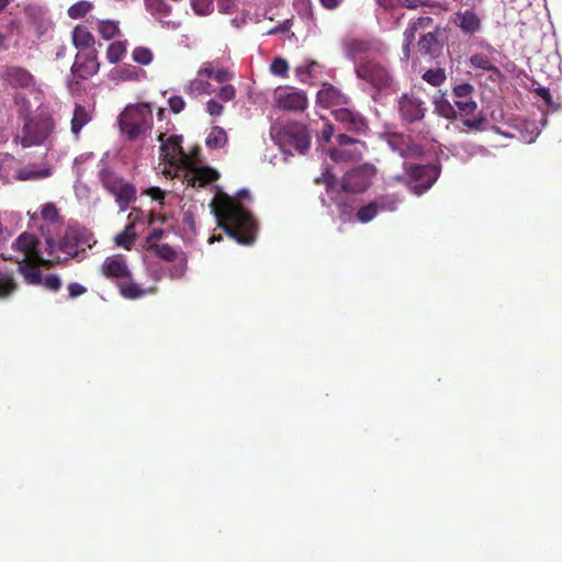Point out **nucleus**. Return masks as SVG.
I'll return each mask as SVG.
<instances>
[{
    "label": "nucleus",
    "mask_w": 562,
    "mask_h": 562,
    "mask_svg": "<svg viewBox=\"0 0 562 562\" xmlns=\"http://www.w3.org/2000/svg\"><path fill=\"white\" fill-rule=\"evenodd\" d=\"M211 78L217 82L223 83V82H227L228 80H231L233 78V74L229 70L221 68V69L215 70L213 77H211Z\"/></svg>",
    "instance_id": "nucleus-62"
},
{
    "label": "nucleus",
    "mask_w": 562,
    "mask_h": 562,
    "mask_svg": "<svg viewBox=\"0 0 562 562\" xmlns=\"http://www.w3.org/2000/svg\"><path fill=\"white\" fill-rule=\"evenodd\" d=\"M149 250L151 252H154L158 258H160L161 260H165L167 262L175 261V260L179 259V257L181 256V252L176 251L168 244L153 243L149 245Z\"/></svg>",
    "instance_id": "nucleus-29"
},
{
    "label": "nucleus",
    "mask_w": 562,
    "mask_h": 562,
    "mask_svg": "<svg viewBox=\"0 0 562 562\" xmlns=\"http://www.w3.org/2000/svg\"><path fill=\"white\" fill-rule=\"evenodd\" d=\"M432 22L434 20L430 16H419L417 20L411 21L409 25L418 30L431 26Z\"/></svg>",
    "instance_id": "nucleus-63"
},
{
    "label": "nucleus",
    "mask_w": 562,
    "mask_h": 562,
    "mask_svg": "<svg viewBox=\"0 0 562 562\" xmlns=\"http://www.w3.org/2000/svg\"><path fill=\"white\" fill-rule=\"evenodd\" d=\"M52 292H58L61 288V280L58 274H48L44 277L42 284Z\"/></svg>",
    "instance_id": "nucleus-51"
},
{
    "label": "nucleus",
    "mask_w": 562,
    "mask_h": 562,
    "mask_svg": "<svg viewBox=\"0 0 562 562\" xmlns=\"http://www.w3.org/2000/svg\"><path fill=\"white\" fill-rule=\"evenodd\" d=\"M408 176L412 192L419 196L431 189L438 173L431 166L412 165Z\"/></svg>",
    "instance_id": "nucleus-12"
},
{
    "label": "nucleus",
    "mask_w": 562,
    "mask_h": 562,
    "mask_svg": "<svg viewBox=\"0 0 562 562\" xmlns=\"http://www.w3.org/2000/svg\"><path fill=\"white\" fill-rule=\"evenodd\" d=\"M92 9V3L88 0H80L74 3L67 10V14L72 20L82 19Z\"/></svg>",
    "instance_id": "nucleus-40"
},
{
    "label": "nucleus",
    "mask_w": 562,
    "mask_h": 562,
    "mask_svg": "<svg viewBox=\"0 0 562 562\" xmlns=\"http://www.w3.org/2000/svg\"><path fill=\"white\" fill-rule=\"evenodd\" d=\"M182 140V135H170L168 138H166V134L160 133L158 135L162 161L168 162L169 165H176L177 162H190L192 157L184 153Z\"/></svg>",
    "instance_id": "nucleus-9"
},
{
    "label": "nucleus",
    "mask_w": 562,
    "mask_h": 562,
    "mask_svg": "<svg viewBox=\"0 0 562 562\" xmlns=\"http://www.w3.org/2000/svg\"><path fill=\"white\" fill-rule=\"evenodd\" d=\"M454 23L464 34H474L480 31L481 19L472 10L456 13Z\"/></svg>",
    "instance_id": "nucleus-22"
},
{
    "label": "nucleus",
    "mask_w": 562,
    "mask_h": 562,
    "mask_svg": "<svg viewBox=\"0 0 562 562\" xmlns=\"http://www.w3.org/2000/svg\"><path fill=\"white\" fill-rule=\"evenodd\" d=\"M184 92L188 95L196 98L201 94H211L214 92V88L207 82L200 79H193L184 86Z\"/></svg>",
    "instance_id": "nucleus-31"
},
{
    "label": "nucleus",
    "mask_w": 562,
    "mask_h": 562,
    "mask_svg": "<svg viewBox=\"0 0 562 562\" xmlns=\"http://www.w3.org/2000/svg\"><path fill=\"white\" fill-rule=\"evenodd\" d=\"M91 120L89 111L81 104H76L71 120V132L79 135L85 125Z\"/></svg>",
    "instance_id": "nucleus-27"
},
{
    "label": "nucleus",
    "mask_w": 562,
    "mask_h": 562,
    "mask_svg": "<svg viewBox=\"0 0 562 562\" xmlns=\"http://www.w3.org/2000/svg\"><path fill=\"white\" fill-rule=\"evenodd\" d=\"M416 26L408 25L407 29H405L403 33V43H407V45H412L413 42L416 40V33H417Z\"/></svg>",
    "instance_id": "nucleus-64"
},
{
    "label": "nucleus",
    "mask_w": 562,
    "mask_h": 562,
    "mask_svg": "<svg viewBox=\"0 0 562 562\" xmlns=\"http://www.w3.org/2000/svg\"><path fill=\"white\" fill-rule=\"evenodd\" d=\"M22 263H27L29 266H33V267H44L46 269H49V268L54 267V261L53 260L45 259L40 254L33 256L32 258H30L29 260H26V261H24Z\"/></svg>",
    "instance_id": "nucleus-53"
},
{
    "label": "nucleus",
    "mask_w": 562,
    "mask_h": 562,
    "mask_svg": "<svg viewBox=\"0 0 562 562\" xmlns=\"http://www.w3.org/2000/svg\"><path fill=\"white\" fill-rule=\"evenodd\" d=\"M126 53L127 41H114L106 47V60L110 64L119 63Z\"/></svg>",
    "instance_id": "nucleus-30"
},
{
    "label": "nucleus",
    "mask_w": 562,
    "mask_h": 562,
    "mask_svg": "<svg viewBox=\"0 0 562 562\" xmlns=\"http://www.w3.org/2000/svg\"><path fill=\"white\" fill-rule=\"evenodd\" d=\"M289 70L288 61L284 58L277 57L271 61L270 71L274 76L286 77Z\"/></svg>",
    "instance_id": "nucleus-49"
},
{
    "label": "nucleus",
    "mask_w": 562,
    "mask_h": 562,
    "mask_svg": "<svg viewBox=\"0 0 562 562\" xmlns=\"http://www.w3.org/2000/svg\"><path fill=\"white\" fill-rule=\"evenodd\" d=\"M100 69L98 59V50L79 52L75 56V61L71 67V76L79 81H86L97 76Z\"/></svg>",
    "instance_id": "nucleus-11"
},
{
    "label": "nucleus",
    "mask_w": 562,
    "mask_h": 562,
    "mask_svg": "<svg viewBox=\"0 0 562 562\" xmlns=\"http://www.w3.org/2000/svg\"><path fill=\"white\" fill-rule=\"evenodd\" d=\"M224 106L222 103L211 99L206 102V111L209 115L220 116L223 114Z\"/></svg>",
    "instance_id": "nucleus-58"
},
{
    "label": "nucleus",
    "mask_w": 562,
    "mask_h": 562,
    "mask_svg": "<svg viewBox=\"0 0 562 562\" xmlns=\"http://www.w3.org/2000/svg\"><path fill=\"white\" fill-rule=\"evenodd\" d=\"M145 5L153 14L161 16L170 14V7L166 0H145Z\"/></svg>",
    "instance_id": "nucleus-45"
},
{
    "label": "nucleus",
    "mask_w": 562,
    "mask_h": 562,
    "mask_svg": "<svg viewBox=\"0 0 562 562\" xmlns=\"http://www.w3.org/2000/svg\"><path fill=\"white\" fill-rule=\"evenodd\" d=\"M400 4L407 9H418L420 7L442 8L440 2L434 0H400Z\"/></svg>",
    "instance_id": "nucleus-48"
},
{
    "label": "nucleus",
    "mask_w": 562,
    "mask_h": 562,
    "mask_svg": "<svg viewBox=\"0 0 562 562\" xmlns=\"http://www.w3.org/2000/svg\"><path fill=\"white\" fill-rule=\"evenodd\" d=\"M485 123L486 119L481 115L474 119H465L463 121L464 126L473 131H482L484 128Z\"/></svg>",
    "instance_id": "nucleus-56"
},
{
    "label": "nucleus",
    "mask_w": 562,
    "mask_h": 562,
    "mask_svg": "<svg viewBox=\"0 0 562 562\" xmlns=\"http://www.w3.org/2000/svg\"><path fill=\"white\" fill-rule=\"evenodd\" d=\"M535 92H536V94L540 95V98L543 100V102L546 103L547 106H549L555 111L559 109V105L553 103L550 89L543 88V87H538L535 89Z\"/></svg>",
    "instance_id": "nucleus-52"
},
{
    "label": "nucleus",
    "mask_w": 562,
    "mask_h": 562,
    "mask_svg": "<svg viewBox=\"0 0 562 562\" xmlns=\"http://www.w3.org/2000/svg\"><path fill=\"white\" fill-rule=\"evenodd\" d=\"M13 101L18 105L19 120L22 121V126L19 133L15 134L14 142H20L24 148L50 145L52 135L55 131L53 115L46 110L32 114L30 102L23 94L14 95Z\"/></svg>",
    "instance_id": "nucleus-2"
},
{
    "label": "nucleus",
    "mask_w": 562,
    "mask_h": 562,
    "mask_svg": "<svg viewBox=\"0 0 562 562\" xmlns=\"http://www.w3.org/2000/svg\"><path fill=\"white\" fill-rule=\"evenodd\" d=\"M316 99L317 103L325 109L340 106L348 103L347 95L330 85H325L324 88L319 89Z\"/></svg>",
    "instance_id": "nucleus-19"
},
{
    "label": "nucleus",
    "mask_w": 562,
    "mask_h": 562,
    "mask_svg": "<svg viewBox=\"0 0 562 562\" xmlns=\"http://www.w3.org/2000/svg\"><path fill=\"white\" fill-rule=\"evenodd\" d=\"M397 111L403 122H419L425 117L427 108L425 101L415 93H404L397 99Z\"/></svg>",
    "instance_id": "nucleus-13"
},
{
    "label": "nucleus",
    "mask_w": 562,
    "mask_h": 562,
    "mask_svg": "<svg viewBox=\"0 0 562 562\" xmlns=\"http://www.w3.org/2000/svg\"><path fill=\"white\" fill-rule=\"evenodd\" d=\"M274 100L279 109L293 112L305 111L308 105L306 94L292 88L276 89Z\"/></svg>",
    "instance_id": "nucleus-14"
},
{
    "label": "nucleus",
    "mask_w": 562,
    "mask_h": 562,
    "mask_svg": "<svg viewBox=\"0 0 562 562\" xmlns=\"http://www.w3.org/2000/svg\"><path fill=\"white\" fill-rule=\"evenodd\" d=\"M1 78L13 89H27L34 85V76L26 68L5 66Z\"/></svg>",
    "instance_id": "nucleus-17"
},
{
    "label": "nucleus",
    "mask_w": 562,
    "mask_h": 562,
    "mask_svg": "<svg viewBox=\"0 0 562 562\" xmlns=\"http://www.w3.org/2000/svg\"><path fill=\"white\" fill-rule=\"evenodd\" d=\"M347 55L352 58L355 61L361 63L368 58L366 55L369 54L372 49V44L370 41L362 40H349L345 44ZM364 56V57H363Z\"/></svg>",
    "instance_id": "nucleus-25"
},
{
    "label": "nucleus",
    "mask_w": 562,
    "mask_h": 562,
    "mask_svg": "<svg viewBox=\"0 0 562 562\" xmlns=\"http://www.w3.org/2000/svg\"><path fill=\"white\" fill-rule=\"evenodd\" d=\"M434 108L436 114L447 119L449 121L456 120L459 115L458 109L450 103L447 99V95L443 93H438L434 95Z\"/></svg>",
    "instance_id": "nucleus-26"
},
{
    "label": "nucleus",
    "mask_w": 562,
    "mask_h": 562,
    "mask_svg": "<svg viewBox=\"0 0 562 562\" xmlns=\"http://www.w3.org/2000/svg\"><path fill=\"white\" fill-rule=\"evenodd\" d=\"M376 168L371 164H362L342 176L340 187L347 193H361L370 188Z\"/></svg>",
    "instance_id": "nucleus-8"
},
{
    "label": "nucleus",
    "mask_w": 562,
    "mask_h": 562,
    "mask_svg": "<svg viewBox=\"0 0 562 562\" xmlns=\"http://www.w3.org/2000/svg\"><path fill=\"white\" fill-rule=\"evenodd\" d=\"M474 88L471 83L463 82L452 88V95H454V106L458 109V113L462 117L473 115L476 103L472 95Z\"/></svg>",
    "instance_id": "nucleus-15"
},
{
    "label": "nucleus",
    "mask_w": 562,
    "mask_h": 562,
    "mask_svg": "<svg viewBox=\"0 0 562 562\" xmlns=\"http://www.w3.org/2000/svg\"><path fill=\"white\" fill-rule=\"evenodd\" d=\"M146 195H148L154 201L162 202V200L166 198V192L161 190L158 187H153L150 189L145 190L144 192Z\"/></svg>",
    "instance_id": "nucleus-61"
},
{
    "label": "nucleus",
    "mask_w": 562,
    "mask_h": 562,
    "mask_svg": "<svg viewBox=\"0 0 562 562\" xmlns=\"http://www.w3.org/2000/svg\"><path fill=\"white\" fill-rule=\"evenodd\" d=\"M218 175L215 169L209 167H201L191 170V173L187 176V183L193 188H204L209 183L215 182Z\"/></svg>",
    "instance_id": "nucleus-21"
},
{
    "label": "nucleus",
    "mask_w": 562,
    "mask_h": 562,
    "mask_svg": "<svg viewBox=\"0 0 562 562\" xmlns=\"http://www.w3.org/2000/svg\"><path fill=\"white\" fill-rule=\"evenodd\" d=\"M334 126L330 123H326L322 133L317 136V140L319 143H329L331 142V137L334 135Z\"/></svg>",
    "instance_id": "nucleus-59"
},
{
    "label": "nucleus",
    "mask_w": 562,
    "mask_h": 562,
    "mask_svg": "<svg viewBox=\"0 0 562 562\" xmlns=\"http://www.w3.org/2000/svg\"><path fill=\"white\" fill-rule=\"evenodd\" d=\"M101 274L106 279H130L131 270L122 255H111L100 266Z\"/></svg>",
    "instance_id": "nucleus-16"
},
{
    "label": "nucleus",
    "mask_w": 562,
    "mask_h": 562,
    "mask_svg": "<svg viewBox=\"0 0 562 562\" xmlns=\"http://www.w3.org/2000/svg\"><path fill=\"white\" fill-rule=\"evenodd\" d=\"M422 79L434 87H440L447 80V74L442 68L427 69Z\"/></svg>",
    "instance_id": "nucleus-41"
},
{
    "label": "nucleus",
    "mask_w": 562,
    "mask_h": 562,
    "mask_svg": "<svg viewBox=\"0 0 562 562\" xmlns=\"http://www.w3.org/2000/svg\"><path fill=\"white\" fill-rule=\"evenodd\" d=\"M20 272L24 276L26 283L31 285H41L44 279L41 270L36 267L26 265L20 266Z\"/></svg>",
    "instance_id": "nucleus-38"
},
{
    "label": "nucleus",
    "mask_w": 562,
    "mask_h": 562,
    "mask_svg": "<svg viewBox=\"0 0 562 562\" xmlns=\"http://www.w3.org/2000/svg\"><path fill=\"white\" fill-rule=\"evenodd\" d=\"M194 13L200 15L210 14L212 11V0H191Z\"/></svg>",
    "instance_id": "nucleus-50"
},
{
    "label": "nucleus",
    "mask_w": 562,
    "mask_h": 562,
    "mask_svg": "<svg viewBox=\"0 0 562 562\" xmlns=\"http://www.w3.org/2000/svg\"><path fill=\"white\" fill-rule=\"evenodd\" d=\"M227 143V135L223 127L213 126L210 128L205 144L211 149L224 148Z\"/></svg>",
    "instance_id": "nucleus-28"
},
{
    "label": "nucleus",
    "mask_w": 562,
    "mask_h": 562,
    "mask_svg": "<svg viewBox=\"0 0 562 562\" xmlns=\"http://www.w3.org/2000/svg\"><path fill=\"white\" fill-rule=\"evenodd\" d=\"M37 246L38 239L36 236L30 233L20 234L12 244V249L21 254L20 257H14V261L19 263L26 262L38 254Z\"/></svg>",
    "instance_id": "nucleus-18"
},
{
    "label": "nucleus",
    "mask_w": 562,
    "mask_h": 562,
    "mask_svg": "<svg viewBox=\"0 0 562 562\" xmlns=\"http://www.w3.org/2000/svg\"><path fill=\"white\" fill-rule=\"evenodd\" d=\"M471 66L474 68L492 71L497 76H502V72L494 64H492L487 55L476 54L470 58Z\"/></svg>",
    "instance_id": "nucleus-39"
},
{
    "label": "nucleus",
    "mask_w": 562,
    "mask_h": 562,
    "mask_svg": "<svg viewBox=\"0 0 562 562\" xmlns=\"http://www.w3.org/2000/svg\"><path fill=\"white\" fill-rule=\"evenodd\" d=\"M116 288H119L121 296L127 300H137L146 296L147 294H154L156 291L155 288H142L139 284L132 281L131 278L116 283Z\"/></svg>",
    "instance_id": "nucleus-23"
},
{
    "label": "nucleus",
    "mask_w": 562,
    "mask_h": 562,
    "mask_svg": "<svg viewBox=\"0 0 562 562\" xmlns=\"http://www.w3.org/2000/svg\"><path fill=\"white\" fill-rule=\"evenodd\" d=\"M86 288L81 283H70L68 284V296L69 297H80L86 293Z\"/></svg>",
    "instance_id": "nucleus-60"
},
{
    "label": "nucleus",
    "mask_w": 562,
    "mask_h": 562,
    "mask_svg": "<svg viewBox=\"0 0 562 562\" xmlns=\"http://www.w3.org/2000/svg\"><path fill=\"white\" fill-rule=\"evenodd\" d=\"M438 29L436 32H430L420 36L418 41V48L422 54L432 58L441 54L442 44L437 38Z\"/></svg>",
    "instance_id": "nucleus-24"
},
{
    "label": "nucleus",
    "mask_w": 562,
    "mask_h": 562,
    "mask_svg": "<svg viewBox=\"0 0 562 562\" xmlns=\"http://www.w3.org/2000/svg\"><path fill=\"white\" fill-rule=\"evenodd\" d=\"M316 183L325 184L326 192L331 193L336 189V177L326 170L323 178L317 179Z\"/></svg>",
    "instance_id": "nucleus-54"
},
{
    "label": "nucleus",
    "mask_w": 562,
    "mask_h": 562,
    "mask_svg": "<svg viewBox=\"0 0 562 562\" xmlns=\"http://www.w3.org/2000/svg\"><path fill=\"white\" fill-rule=\"evenodd\" d=\"M372 203L376 204L379 211L393 212L402 203V199L395 194L380 195Z\"/></svg>",
    "instance_id": "nucleus-37"
},
{
    "label": "nucleus",
    "mask_w": 562,
    "mask_h": 562,
    "mask_svg": "<svg viewBox=\"0 0 562 562\" xmlns=\"http://www.w3.org/2000/svg\"><path fill=\"white\" fill-rule=\"evenodd\" d=\"M16 291V283L13 276L0 270V300L11 297Z\"/></svg>",
    "instance_id": "nucleus-33"
},
{
    "label": "nucleus",
    "mask_w": 562,
    "mask_h": 562,
    "mask_svg": "<svg viewBox=\"0 0 562 562\" xmlns=\"http://www.w3.org/2000/svg\"><path fill=\"white\" fill-rule=\"evenodd\" d=\"M78 236L75 231H67L64 238L58 244V250L67 256H76Z\"/></svg>",
    "instance_id": "nucleus-32"
},
{
    "label": "nucleus",
    "mask_w": 562,
    "mask_h": 562,
    "mask_svg": "<svg viewBox=\"0 0 562 562\" xmlns=\"http://www.w3.org/2000/svg\"><path fill=\"white\" fill-rule=\"evenodd\" d=\"M366 142L340 133L335 136V144L327 147L326 155L333 162H357L366 150Z\"/></svg>",
    "instance_id": "nucleus-7"
},
{
    "label": "nucleus",
    "mask_w": 562,
    "mask_h": 562,
    "mask_svg": "<svg viewBox=\"0 0 562 562\" xmlns=\"http://www.w3.org/2000/svg\"><path fill=\"white\" fill-rule=\"evenodd\" d=\"M171 265L170 269L168 270V277L171 280H180L184 277L187 271V257L183 252H181L180 259H177Z\"/></svg>",
    "instance_id": "nucleus-42"
},
{
    "label": "nucleus",
    "mask_w": 562,
    "mask_h": 562,
    "mask_svg": "<svg viewBox=\"0 0 562 562\" xmlns=\"http://www.w3.org/2000/svg\"><path fill=\"white\" fill-rule=\"evenodd\" d=\"M50 176V169H37L35 166H27L18 172L20 181L40 180Z\"/></svg>",
    "instance_id": "nucleus-35"
},
{
    "label": "nucleus",
    "mask_w": 562,
    "mask_h": 562,
    "mask_svg": "<svg viewBox=\"0 0 562 562\" xmlns=\"http://www.w3.org/2000/svg\"><path fill=\"white\" fill-rule=\"evenodd\" d=\"M276 139L284 153L292 154V150L301 155L307 153L311 146L308 127L301 122H288L279 127Z\"/></svg>",
    "instance_id": "nucleus-4"
},
{
    "label": "nucleus",
    "mask_w": 562,
    "mask_h": 562,
    "mask_svg": "<svg viewBox=\"0 0 562 562\" xmlns=\"http://www.w3.org/2000/svg\"><path fill=\"white\" fill-rule=\"evenodd\" d=\"M97 30L105 41H111L120 34V26H117V22L114 20H99Z\"/></svg>",
    "instance_id": "nucleus-34"
},
{
    "label": "nucleus",
    "mask_w": 562,
    "mask_h": 562,
    "mask_svg": "<svg viewBox=\"0 0 562 562\" xmlns=\"http://www.w3.org/2000/svg\"><path fill=\"white\" fill-rule=\"evenodd\" d=\"M41 215L46 223H58L60 220L58 209L52 202L45 203L42 206Z\"/></svg>",
    "instance_id": "nucleus-46"
},
{
    "label": "nucleus",
    "mask_w": 562,
    "mask_h": 562,
    "mask_svg": "<svg viewBox=\"0 0 562 562\" xmlns=\"http://www.w3.org/2000/svg\"><path fill=\"white\" fill-rule=\"evenodd\" d=\"M217 97L224 102H229L236 97V88L232 85H225L217 92Z\"/></svg>",
    "instance_id": "nucleus-57"
},
{
    "label": "nucleus",
    "mask_w": 562,
    "mask_h": 562,
    "mask_svg": "<svg viewBox=\"0 0 562 562\" xmlns=\"http://www.w3.org/2000/svg\"><path fill=\"white\" fill-rule=\"evenodd\" d=\"M72 43L79 52L89 53V50H98L95 47V37L88 27L77 25L72 31Z\"/></svg>",
    "instance_id": "nucleus-20"
},
{
    "label": "nucleus",
    "mask_w": 562,
    "mask_h": 562,
    "mask_svg": "<svg viewBox=\"0 0 562 562\" xmlns=\"http://www.w3.org/2000/svg\"><path fill=\"white\" fill-rule=\"evenodd\" d=\"M132 60L143 66L150 65L154 59V55L150 48L148 47H136L132 50Z\"/></svg>",
    "instance_id": "nucleus-44"
},
{
    "label": "nucleus",
    "mask_w": 562,
    "mask_h": 562,
    "mask_svg": "<svg viewBox=\"0 0 562 562\" xmlns=\"http://www.w3.org/2000/svg\"><path fill=\"white\" fill-rule=\"evenodd\" d=\"M334 121L339 124V128L355 135L364 134L368 130L366 119L360 112L349 108H335L331 111Z\"/></svg>",
    "instance_id": "nucleus-10"
},
{
    "label": "nucleus",
    "mask_w": 562,
    "mask_h": 562,
    "mask_svg": "<svg viewBox=\"0 0 562 562\" xmlns=\"http://www.w3.org/2000/svg\"><path fill=\"white\" fill-rule=\"evenodd\" d=\"M356 76L378 91L392 90L394 87V77L389 68L373 58L357 63Z\"/></svg>",
    "instance_id": "nucleus-5"
},
{
    "label": "nucleus",
    "mask_w": 562,
    "mask_h": 562,
    "mask_svg": "<svg viewBox=\"0 0 562 562\" xmlns=\"http://www.w3.org/2000/svg\"><path fill=\"white\" fill-rule=\"evenodd\" d=\"M153 122V109L144 102L127 105L119 115L120 130L131 142L150 132Z\"/></svg>",
    "instance_id": "nucleus-3"
},
{
    "label": "nucleus",
    "mask_w": 562,
    "mask_h": 562,
    "mask_svg": "<svg viewBox=\"0 0 562 562\" xmlns=\"http://www.w3.org/2000/svg\"><path fill=\"white\" fill-rule=\"evenodd\" d=\"M379 212L380 211H379L376 204L371 202V203L366 204L364 206L358 209V211L356 213V217H357V221H359L361 223H370L378 216Z\"/></svg>",
    "instance_id": "nucleus-43"
},
{
    "label": "nucleus",
    "mask_w": 562,
    "mask_h": 562,
    "mask_svg": "<svg viewBox=\"0 0 562 562\" xmlns=\"http://www.w3.org/2000/svg\"><path fill=\"white\" fill-rule=\"evenodd\" d=\"M115 244L124 249H131V246L136 240L135 226L130 223L123 232L115 235Z\"/></svg>",
    "instance_id": "nucleus-36"
},
{
    "label": "nucleus",
    "mask_w": 562,
    "mask_h": 562,
    "mask_svg": "<svg viewBox=\"0 0 562 562\" xmlns=\"http://www.w3.org/2000/svg\"><path fill=\"white\" fill-rule=\"evenodd\" d=\"M168 106L175 114L181 113L186 106L184 100L181 95H171L168 99Z\"/></svg>",
    "instance_id": "nucleus-55"
},
{
    "label": "nucleus",
    "mask_w": 562,
    "mask_h": 562,
    "mask_svg": "<svg viewBox=\"0 0 562 562\" xmlns=\"http://www.w3.org/2000/svg\"><path fill=\"white\" fill-rule=\"evenodd\" d=\"M99 179L103 188L115 198V203L120 210L126 211L133 202L136 201V188L134 184L124 181L112 169L103 168L99 170Z\"/></svg>",
    "instance_id": "nucleus-6"
},
{
    "label": "nucleus",
    "mask_w": 562,
    "mask_h": 562,
    "mask_svg": "<svg viewBox=\"0 0 562 562\" xmlns=\"http://www.w3.org/2000/svg\"><path fill=\"white\" fill-rule=\"evenodd\" d=\"M334 203L337 204L339 210V216L341 221H348L352 214V211L355 207L351 205V203L345 199L344 196H337L334 199Z\"/></svg>",
    "instance_id": "nucleus-47"
},
{
    "label": "nucleus",
    "mask_w": 562,
    "mask_h": 562,
    "mask_svg": "<svg viewBox=\"0 0 562 562\" xmlns=\"http://www.w3.org/2000/svg\"><path fill=\"white\" fill-rule=\"evenodd\" d=\"M247 189H240L233 199L224 193L216 195L213 202L217 227L241 245H251L256 239L257 222L238 201L248 199Z\"/></svg>",
    "instance_id": "nucleus-1"
}]
</instances>
